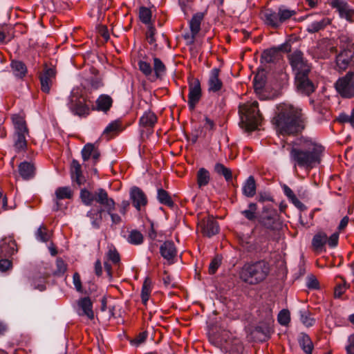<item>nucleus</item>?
I'll use <instances>...</instances> for the list:
<instances>
[{
	"label": "nucleus",
	"instance_id": "nucleus-1",
	"mask_svg": "<svg viewBox=\"0 0 354 354\" xmlns=\"http://www.w3.org/2000/svg\"><path fill=\"white\" fill-rule=\"evenodd\" d=\"M272 123L281 135L297 133L305 127L301 110L286 104L277 106V113L272 118Z\"/></svg>",
	"mask_w": 354,
	"mask_h": 354
},
{
	"label": "nucleus",
	"instance_id": "nucleus-2",
	"mask_svg": "<svg viewBox=\"0 0 354 354\" xmlns=\"http://www.w3.org/2000/svg\"><path fill=\"white\" fill-rule=\"evenodd\" d=\"M280 153L289 155H321L326 153V149L315 140L300 138L292 144L282 142Z\"/></svg>",
	"mask_w": 354,
	"mask_h": 354
},
{
	"label": "nucleus",
	"instance_id": "nucleus-3",
	"mask_svg": "<svg viewBox=\"0 0 354 354\" xmlns=\"http://www.w3.org/2000/svg\"><path fill=\"white\" fill-rule=\"evenodd\" d=\"M269 272V264L265 261H259L245 264L241 271L240 277L245 283L257 284L267 277Z\"/></svg>",
	"mask_w": 354,
	"mask_h": 354
},
{
	"label": "nucleus",
	"instance_id": "nucleus-4",
	"mask_svg": "<svg viewBox=\"0 0 354 354\" xmlns=\"http://www.w3.org/2000/svg\"><path fill=\"white\" fill-rule=\"evenodd\" d=\"M242 127L246 131H254L262 122L257 101L248 102L241 104L239 110Z\"/></svg>",
	"mask_w": 354,
	"mask_h": 354
},
{
	"label": "nucleus",
	"instance_id": "nucleus-5",
	"mask_svg": "<svg viewBox=\"0 0 354 354\" xmlns=\"http://www.w3.org/2000/svg\"><path fill=\"white\" fill-rule=\"evenodd\" d=\"M15 127L12 137V147L15 153H25L27 149L26 136L28 130L24 118L19 115H14L12 118Z\"/></svg>",
	"mask_w": 354,
	"mask_h": 354
},
{
	"label": "nucleus",
	"instance_id": "nucleus-6",
	"mask_svg": "<svg viewBox=\"0 0 354 354\" xmlns=\"http://www.w3.org/2000/svg\"><path fill=\"white\" fill-rule=\"evenodd\" d=\"M80 197L85 205H92L94 203L100 204L106 208V212L111 214V207L109 206L107 192L102 189H97L94 192L84 188L81 189Z\"/></svg>",
	"mask_w": 354,
	"mask_h": 354
},
{
	"label": "nucleus",
	"instance_id": "nucleus-7",
	"mask_svg": "<svg viewBox=\"0 0 354 354\" xmlns=\"http://www.w3.org/2000/svg\"><path fill=\"white\" fill-rule=\"evenodd\" d=\"M354 71H348L344 77H339L335 84L337 92L344 98L354 96Z\"/></svg>",
	"mask_w": 354,
	"mask_h": 354
},
{
	"label": "nucleus",
	"instance_id": "nucleus-8",
	"mask_svg": "<svg viewBox=\"0 0 354 354\" xmlns=\"http://www.w3.org/2000/svg\"><path fill=\"white\" fill-rule=\"evenodd\" d=\"M289 60L292 70L295 73V77L300 73L304 75L310 73V66L300 50H296L291 53Z\"/></svg>",
	"mask_w": 354,
	"mask_h": 354
},
{
	"label": "nucleus",
	"instance_id": "nucleus-9",
	"mask_svg": "<svg viewBox=\"0 0 354 354\" xmlns=\"http://www.w3.org/2000/svg\"><path fill=\"white\" fill-rule=\"evenodd\" d=\"M56 69L53 67L45 66L43 71L39 75L41 84V91L46 94L50 93V88L56 80Z\"/></svg>",
	"mask_w": 354,
	"mask_h": 354
},
{
	"label": "nucleus",
	"instance_id": "nucleus-10",
	"mask_svg": "<svg viewBox=\"0 0 354 354\" xmlns=\"http://www.w3.org/2000/svg\"><path fill=\"white\" fill-rule=\"evenodd\" d=\"M188 86L189 94L187 103L189 108L193 110L202 96L201 82L196 78L189 77L188 80Z\"/></svg>",
	"mask_w": 354,
	"mask_h": 354
},
{
	"label": "nucleus",
	"instance_id": "nucleus-11",
	"mask_svg": "<svg viewBox=\"0 0 354 354\" xmlns=\"http://www.w3.org/2000/svg\"><path fill=\"white\" fill-rule=\"evenodd\" d=\"M110 139L111 123L106 126L102 134L101 135L98 140L95 142V143H87L86 145H84L81 151L82 155H100V151H97V147L100 142L103 141L108 142L110 140Z\"/></svg>",
	"mask_w": 354,
	"mask_h": 354
},
{
	"label": "nucleus",
	"instance_id": "nucleus-12",
	"mask_svg": "<svg viewBox=\"0 0 354 354\" xmlns=\"http://www.w3.org/2000/svg\"><path fill=\"white\" fill-rule=\"evenodd\" d=\"M18 251L14 235L3 237L0 241V257H11Z\"/></svg>",
	"mask_w": 354,
	"mask_h": 354
},
{
	"label": "nucleus",
	"instance_id": "nucleus-13",
	"mask_svg": "<svg viewBox=\"0 0 354 354\" xmlns=\"http://www.w3.org/2000/svg\"><path fill=\"white\" fill-rule=\"evenodd\" d=\"M330 5L337 10L341 18L354 22V10L348 5L345 0H330Z\"/></svg>",
	"mask_w": 354,
	"mask_h": 354
},
{
	"label": "nucleus",
	"instance_id": "nucleus-14",
	"mask_svg": "<svg viewBox=\"0 0 354 354\" xmlns=\"http://www.w3.org/2000/svg\"><path fill=\"white\" fill-rule=\"evenodd\" d=\"M277 219V213L271 206H265L263 208L261 215L260 216L259 222L266 228L274 229V224Z\"/></svg>",
	"mask_w": 354,
	"mask_h": 354
},
{
	"label": "nucleus",
	"instance_id": "nucleus-15",
	"mask_svg": "<svg viewBox=\"0 0 354 354\" xmlns=\"http://www.w3.org/2000/svg\"><path fill=\"white\" fill-rule=\"evenodd\" d=\"M291 163L294 165V168H304L310 169L320 162L319 156H292Z\"/></svg>",
	"mask_w": 354,
	"mask_h": 354
},
{
	"label": "nucleus",
	"instance_id": "nucleus-16",
	"mask_svg": "<svg viewBox=\"0 0 354 354\" xmlns=\"http://www.w3.org/2000/svg\"><path fill=\"white\" fill-rule=\"evenodd\" d=\"M295 84L299 92L309 95L315 90V86L309 80L308 74H299L295 77Z\"/></svg>",
	"mask_w": 354,
	"mask_h": 354
},
{
	"label": "nucleus",
	"instance_id": "nucleus-17",
	"mask_svg": "<svg viewBox=\"0 0 354 354\" xmlns=\"http://www.w3.org/2000/svg\"><path fill=\"white\" fill-rule=\"evenodd\" d=\"M68 106L74 115L86 117L89 114L88 106L83 101L74 96L70 97Z\"/></svg>",
	"mask_w": 354,
	"mask_h": 354
},
{
	"label": "nucleus",
	"instance_id": "nucleus-18",
	"mask_svg": "<svg viewBox=\"0 0 354 354\" xmlns=\"http://www.w3.org/2000/svg\"><path fill=\"white\" fill-rule=\"evenodd\" d=\"M309 17L311 18L315 17L306 26V31L310 34L324 30L331 23V19L326 17H317V15H310Z\"/></svg>",
	"mask_w": 354,
	"mask_h": 354
},
{
	"label": "nucleus",
	"instance_id": "nucleus-19",
	"mask_svg": "<svg viewBox=\"0 0 354 354\" xmlns=\"http://www.w3.org/2000/svg\"><path fill=\"white\" fill-rule=\"evenodd\" d=\"M353 53L348 49L341 51L336 57L337 66L340 70H346L349 65L353 67L354 71Z\"/></svg>",
	"mask_w": 354,
	"mask_h": 354
},
{
	"label": "nucleus",
	"instance_id": "nucleus-20",
	"mask_svg": "<svg viewBox=\"0 0 354 354\" xmlns=\"http://www.w3.org/2000/svg\"><path fill=\"white\" fill-rule=\"evenodd\" d=\"M130 198L133 205L137 210H140L147 204V198L145 194L138 187H133L130 191Z\"/></svg>",
	"mask_w": 354,
	"mask_h": 354
},
{
	"label": "nucleus",
	"instance_id": "nucleus-21",
	"mask_svg": "<svg viewBox=\"0 0 354 354\" xmlns=\"http://www.w3.org/2000/svg\"><path fill=\"white\" fill-rule=\"evenodd\" d=\"M71 178L73 186H82L86 182L85 177L82 174L81 165L76 160H73L71 167Z\"/></svg>",
	"mask_w": 354,
	"mask_h": 354
},
{
	"label": "nucleus",
	"instance_id": "nucleus-22",
	"mask_svg": "<svg viewBox=\"0 0 354 354\" xmlns=\"http://www.w3.org/2000/svg\"><path fill=\"white\" fill-rule=\"evenodd\" d=\"M77 313L80 316H86L89 319H93L94 313L92 309L93 304L88 297L81 298L77 301Z\"/></svg>",
	"mask_w": 354,
	"mask_h": 354
},
{
	"label": "nucleus",
	"instance_id": "nucleus-23",
	"mask_svg": "<svg viewBox=\"0 0 354 354\" xmlns=\"http://www.w3.org/2000/svg\"><path fill=\"white\" fill-rule=\"evenodd\" d=\"M161 256L166 259L169 263H174V259L177 254V250L173 241H166L160 247Z\"/></svg>",
	"mask_w": 354,
	"mask_h": 354
},
{
	"label": "nucleus",
	"instance_id": "nucleus-24",
	"mask_svg": "<svg viewBox=\"0 0 354 354\" xmlns=\"http://www.w3.org/2000/svg\"><path fill=\"white\" fill-rule=\"evenodd\" d=\"M279 11H274L271 9H266L261 12V19L264 23L273 28H279L281 26L279 19Z\"/></svg>",
	"mask_w": 354,
	"mask_h": 354
},
{
	"label": "nucleus",
	"instance_id": "nucleus-25",
	"mask_svg": "<svg viewBox=\"0 0 354 354\" xmlns=\"http://www.w3.org/2000/svg\"><path fill=\"white\" fill-rule=\"evenodd\" d=\"M215 344L217 346L222 347L226 354H241L243 351V345L237 339H234L230 342L225 341V344L222 342H218Z\"/></svg>",
	"mask_w": 354,
	"mask_h": 354
},
{
	"label": "nucleus",
	"instance_id": "nucleus-26",
	"mask_svg": "<svg viewBox=\"0 0 354 354\" xmlns=\"http://www.w3.org/2000/svg\"><path fill=\"white\" fill-rule=\"evenodd\" d=\"M157 122V117L154 113L147 111L144 113L140 118V125L141 127L146 128L147 130V137L152 133V128Z\"/></svg>",
	"mask_w": 354,
	"mask_h": 354
},
{
	"label": "nucleus",
	"instance_id": "nucleus-27",
	"mask_svg": "<svg viewBox=\"0 0 354 354\" xmlns=\"http://www.w3.org/2000/svg\"><path fill=\"white\" fill-rule=\"evenodd\" d=\"M36 167L32 162L24 161L19 165V175L24 180H30L35 175Z\"/></svg>",
	"mask_w": 354,
	"mask_h": 354
},
{
	"label": "nucleus",
	"instance_id": "nucleus-28",
	"mask_svg": "<svg viewBox=\"0 0 354 354\" xmlns=\"http://www.w3.org/2000/svg\"><path fill=\"white\" fill-rule=\"evenodd\" d=\"M219 69L214 68L211 70L208 80L209 91L212 92H217L222 88L223 83L219 79Z\"/></svg>",
	"mask_w": 354,
	"mask_h": 354
},
{
	"label": "nucleus",
	"instance_id": "nucleus-29",
	"mask_svg": "<svg viewBox=\"0 0 354 354\" xmlns=\"http://www.w3.org/2000/svg\"><path fill=\"white\" fill-rule=\"evenodd\" d=\"M10 67L14 75L19 79H23L28 73L26 64L19 60H12Z\"/></svg>",
	"mask_w": 354,
	"mask_h": 354
},
{
	"label": "nucleus",
	"instance_id": "nucleus-30",
	"mask_svg": "<svg viewBox=\"0 0 354 354\" xmlns=\"http://www.w3.org/2000/svg\"><path fill=\"white\" fill-rule=\"evenodd\" d=\"M202 230L205 236L211 237L218 232L219 226L216 221L212 218H208L203 222Z\"/></svg>",
	"mask_w": 354,
	"mask_h": 354
},
{
	"label": "nucleus",
	"instance_id": "nucleus-31",
	"mask_svg": "<svg viewBox=\"0 0 354 354\" xmlns=\"http://www.w3.org/2000/svg\"><path fill=\"white\" fill-rule=\"evenodd\" d=\"M326 242V234L324 232H319L313 238L312 246L315 250L322 251Z\"/></svg>",
	"mask_w": 354,
	"mask_h": 354
},
{
	"label": "nucleus",
	"instance_id": "nucleus-32",
	"mask_svg": "<svg viewBox=\"0 0 354 354\" xmlns=\"http://www.w3.org/2000/svg\"><path fill=\"white\" fill-rule=\"evenodd\" d=\"M256 189L255 180L252 176H250L243 184L242 188L243 194L247 197H253L256 194Z\"/></svg>",
	"mask_w": 354,
	"mask_h": 354
},
{
	"label": "nucleus",
	"instance_id": "nucleus-33",
	"mask_svg": "<svg viewBox=\"0 0 354 354\" xmlns=\"http://www.w3.org/2000/svg\"><path fill=\"white\" fill-rule=\"evenodd\" d=\"M204 17V14L202 12H198L195 14L190 22L189 27L193 37H195L201 29V24Z\"/></svg>",
	"mask_w": 354,
	"mask_h": 354
},
{
	"label": "nucleus",
	"instance_id": "nucleus-34",
	"mask_svg": "<svg viewBox=\"0 0 354 354\" xmlns=\"http://www.w3.org/2000/svg\"><path fill=\"white\" fill-rule=\"evenodd\" d=\"M122 268L119 252L115 248L112 249V276L115 272V275L120 277L122 271Z\"/></svg>",
	"mask_w": 354,
	"mask_h": 354
},
{
	"label": "nucleus",
	"instance_id": "nucleus-35",
	"mask_svg": "<svg viewBox=\"0 0 354 354\" xmlns=\"http://www.w3.org/2000/svg\"><path fill=\"white\" fill-rule=\"evenodd\" d=\"M279 19H280L281 26L288 21L292 17L297 15L295 10H291L284 6H281L278 8Z\"/></svg>",
	"mask_w": 354,
	"mask_h": 354
},
{
	"label": "nucleus",
	"instance_id": "nucleus-36",
	"mask_svg": "<svg viewBox=\"0 0 354 354\" xmlns=\"http://www.w3.org/2000/svg\"><path fill=\"white\" fill-rule=\"evenodd\" d=\"M111 107V97L108 95H101L96 100L97 111L106 113Z\"/></svg>",
	"mask_w": 354,
	"mask_h": 354
},
{
	"label": "nucleus",
	"instance_id": "nucleus-37",
	"mask_svg": "<svg viewBox=\"0 0 354 354\" xmlns=\"http://www.w3.org/2000/svg\"><path fill=\"white\" fill-rule=\"evenodd\" d=\"M299 344L306 354H312L313 344L310 337L306 334H301L299 338Z\"/></svg>",
	"mask_w": 354,
	"mask_h": 354
},
{
	"label": "nucleus",
	"instance_id": "nucleus-38",
	"mask_svg": "<svg viewBox=\"0 0 354 354\" xmlns=\"http://www.w3.org/2000/svg\"><path fill=\"white\" fill-rule=\"evenodd\" d=\"M197 184L198 187H203L208 185L210 181L209 172L205 168H201L197 172Z\"/></svg>",
	"mask_w": 354,
	"mask_h": 354
},
{
	"label": "nucleus",
	"instance_id": "nucleus-39",
	"mask_svg": "<svg viewBox=\"0 0 354 354\" xmlns=\"http://www.w3.org/2000/svg\"><path fill=\"white\" fill-rule=\"evenodd\" d=\"M151 281L149 278L147 277L143 283L141 290V298L143 304H146L149 300L151 292Z\"/></svg>",
	"mask_w": 354,
	"mask_h": 354
},
{
	"label": "nucleus",
	"instance_id": "nucleus-40",
	"mask_svg": "<svg viewBox=\"0 0 354 354\" xmlns=\"http://www.w3.org/2000/svg\"><path fill=\"white\" fill-rule=\"evenodd\" d=\"M214 171L219 175L223 176L227 182L232 179V173L230 169L225 167L221 163H216L214 166Z\"/></svg>",
	"mask_w": 354,
	"mask_h": 354
},
{
	"label": "nucleus",
	"instance_id": "nucleus-41",
	"mask_svg": "<svg viewBox=\"0 0 354 354\" xmlns=\"http://www.w3.org/2000/svg\"><path fill=\"white\" fill-rule=\"evenodd\" d=\"M55 196L57 200L71 199L73 192L69 187H59L55 191Z\"/></svg>",
	"mask_w": 354,
	"mask_h": 354
},
{
	"label": "nucleus",
	"instance_id": "nucleus-42",
	"mask_svg": "<svg viewBox=\"0 0 354 354\" xmlns=\"http://www.w3.org/2000/svg\"><path fill=\"white\" fill-rule=\"evenodd\" d=\"M153 71L156 78H161L166 73V67L158 57L153 58Z\"/></svg>",
	"mask_w": 354,
	"mask_h": 354
},
{
	"label": "nucleus",
	"instance_id": "nucleus-43",
	"mask_svg": "<svg viewBox=\"0 0 354 354\" xmlns=\"http://www.w3.org/2000/svg\"><path fill=\"white\" fill-rule=\"evenodd\" d=\"M257 205L256 203H250L248 209L241 212L242 215L250 221H253L257 218Z\"/></svg>",
	"mask_w": 354,
	"mask_h": 354
},
{
	"label": "nucleus",
	"instance_id": "nucleus-44",
	"mask_svg": "<svg viewBox=\"0 0 354 354\" xmlns=\"http://www.w3.org/2000/svg\"><path fill=\"white\" fill-rule=\"evenodd\" d=\"M158 199L160 203L168 207H172L174 205V202L171 196L168 192L163 189H159L158 190Z\"/></svg>",
	"mask_w": 354,
	"mask_h": 354
},
{
	"label": "nucleus",
	"instance_id": "nucleus-45",
	"mask_svg": "<svg viewBox=\"0 0 354 354\" xmlns=\"http://www.w3.org/2000/svg\"><path fill=\"white\" fill-rule=\"evenodd\" d=\"M128 241L133 245H139L143 242V236L138 230H132L128 237Z\"/></svg>",
	"mask_w": 354,
	"mask_h": 354
},
{
	"label": "nucleus",
	"instance_id": "nucleus-46",
	"mask_svg": "<svg viewBox=\"0 0 354 354\" xmlns=\"http://www.w3.org/2000/svg\"><path fill=\"white\" fill-rule=\"evenodd\" d=\"M127 126V124H124L120 119H117L114 121H112V138L114 136H117L123 131Z\"/></svg>",
	"mask_w": 354,
	"mask_h": 354
},
{
	"label": "nucleus",
	"instance_id": "nucleus-47",
	"mask_svg": "<svg viewBox=\"0 0 354 354\" xmlns=\"http://www.w3.org/2000/svg\"><path fill=\"white\" fill-rule=\"evenodd\" d=\"M300 319L302 324L307 327H310L315 324V319L311 317L308 310L300 311Z\"/></svg>",
	"mask_w": 354,
	"mask_h": 354
},
{
	"label": "nucleus",
	"instance_id": "nucleus-48",
	"mask_svg": "<svg viewBox=\"0 0 354 354\" xmlns=\"http://www.w3.org/2000/svg\"><path fill=\"white\" fill-rule=\"evenodd\" d=\"M139 17L142 23L145 24H149L151 18V12L150 9L145 7L140 8Z\"/></svg>",
	"mask_w": 354,
	"mask_h": 354
},
{
	"label": "nucleus",
	"instance_id": "nucleus-49",
	"mask_svg": "<svg viewBox=\"0 0 354 354\" xmlns=\"http://www.w3.org/2000/svg\"><path fill=\"white\" fill-rule=\"evenodd\" d=\"M277 320L281 325L287 326L290 321V312L286 309L281 310L278 315Z\"/></svg>",
	"mask_w": 354,
	"mask_h": 354
},
{
	"label": "nucleus",
	"instance_id": "nucleus-50",
	"mask_svg": "<svg viewBox=\"0 0 354 354\" xmlns=\"http://www.w3.org/2000/svg\"><path fill=\"white\" fill-rule=\"evenodd\" d=\"M138 66L140 71L146 76L151 75L153 69L150 63L145 60H140L138 62Z\"/></svg>",
	"mask_w": 354,
	"mask_h": 354
},
{
	"label": "nucleus",
	"instance_id": "nucleus-51",
	"mask_svg": "<svg viewBox=\"0 0 354 354\" xmlns=\"http://www.w3.org/2000/svg\"><path fill=\"white\" fill-rule=\"evenodd\" d=\"M36 237L42 242H47L49 240V235L45 225H41L38 228L36 232Z\"/></svg>",
	"mask_w": 354,
	"mask_h": 354
},
{
	"label": "nucleus",
	"instance_id": "nucleus-52",
	"mask_svg": "<svg viewBox=\"0 0 354 354\" xmlns=\"http://www.w3.org/2000/svg\"><path fill=\"white\" fill-rule=\"evenodd\" d=\"M86 83L88 86L93 89H97L102 86L101 79L98 77H91L86 80Z\"/></svg>",
	"mask_w": 354,
	"mask_h": 354
},
{
	"label": "nucleus",
	"instance_id": "nucleus-53",
	"mask_svg": "<svg viewBox=\"0 0 354 354\" xmlns=\"http://www.w3.org/2000/svg\"><path fill=\"white\" fill-rule=\"evenodd\" d=\"M56 266L57 270L55 271V273L57 274H64L67 270V264L62 258H58L56 260Z\"/></svg>",
	"mask_w": 354,
	"mask_h": 354
},
{
	"label": "nucleus",
	"instance_id": "nucleus-54",
	"mask_svg": "<svg viewBox=\"0 0 354 354\" xmlns=\"http://www.w3.org/2000/svg\"><path fill=\"white\" fill-rule=\"evenodd\" d=\"M339 120L342 122L349 123L353 127H354V109L352 110L351 115L341 113L339 116Z\"/></svg>",
	"mask_w": 354,
	"mask_h": 354
},
{
	"label": "nucleus",
	"instance_id": "nucleus-55",
	"mask_svg": "<svg viewBox=\"0 0 354 354\" xmlns=\"http://www.w3.org/2000/svg\"><path fill=\"white\" fill-rule=\"evenodd\" d=\"M10 257H0V271L6 272L12 266V263L9 260Z\"/></svg>",
	"mask_w": 354,
	"mask_h": 354
},
{
	"label": "nucleus",
	"instance_id": "nucleus-56",
	"mask_svg": "<svg viewBox=\"0 0 354 354\" xmlns=\"http://www.w3.org/2000/svg\"><path fill=\"white\" fill-rule=\"evenodd\" d=\"M97 31L100 36L106 42L110 38L108 28L106 25L100 24L97 27Z\"/></svg>",
	"mask_w": 354,
	"mask_h": 354
},
{
	"label": "nucleus",
	"instance_id": "nucleus-57",
	"mask_svg": "<svg viewBox=\"0 0 354 354\" xmlns=\"http://www.w3.org/2000/svg\"><path fill=\"white\" fill-rule=\"evenodd\" d=\"M73 284L76 290L79 292L83 293L84 290L82 284L80 275L78 272H75L73 276Z\"/></svg>",
	"mask_w": 354,
	"mask_h": 354
},
{
	"label": "nucleus",
	"instance_id": "nucleus-58",
	"mask_svg": "<svg viewBox=\"0 0 354 354\" xmlns=\"http://www.w3.org/2000/svg\"><path fill=\"white\" fill-rule=\"evenodd\" d=\"M147 338V332L144 331L139 333L133 340H131V343L134 346H139L141 344L144 343Z\"/></svg>",
	"mask_w": 354,
	"mask_h": 354
},
{
	"label": "nucleus",
	"instance_id": "nucleus-59",
	"mask_svg": "<svg viewBox=\"0 0 354 354\" xmlns=\"http://www.w3.org/2000/svg\"><path fill=\"white\" fill-rule=\"evenodd\" d=\"M221 263V260L218 257L213 259L209 266V273L214 274Z\"/></svg>",
	"mask_w": 354,
	"mask_h": 354
},
{
	"label": "nucleus",
	"instance_id": "nucleus-60",
	"mask_svg": "<svg viewBox=\"0 0 354 354\" xmlns=\"http://www.w3.org/2000/svg\"><path fill=\"white\" fill-rule=\"evenodd\" d=\"M338 240H339V233L335 232L333 234H331L329 237L327 236L326 243L328 245L329 247L335 248L338 244Z\"/></svg>",
	"mask_w": 354,
	"mask_h": 354
},
{
	"label": "nucleus",
	"instance_id": "nucleus-61",
	"mask_svg": "<svg viewBox=\"0 0 354 354\" xmlns=\"http://www.w3.org/2000/svg\"><path fill=\"white\" fill-rule=\"evenodd\" d=\"M265 82L261 77L255 76L254 79V87L257 93H258L263 87Z\"/></svg>",
	"mask_w": 354,
	"mask_h": 354
},
{
	"label": "nucleus",
	"instance_id": "nucleus-62",
	"mask_svg": "<svg viewBox=\"0 0 354 354\" xmlns=\"http://www.w3.org/2000/svg\"><path fill=\"white\" fill-rule=\"evenodd\" d=\"M162 281L165 286L167 288H173L175 286V283L173 281V279L167 274L166 271L164 272Z\"/></svg>",
	"mask_w": 354,
	"mask_h": 354
},
{
	"label": "nucleus",
	"instance_id": "nucleus-63",
	"mask_svg": "<svg viewBox=\"0 0 354 354\" xmlns=\"http://www.w3.org/2000/svg\"><path fill=\"white\" fill-rule=\"evenodd\" d=\"M347 354H354V333L348 337V345L346 346Z\"/></svg>",
	"mask_w": 354,
	"mask_h": 354
},
{
	"label": "nucleus",
	"instance_id": "nucleus-64",
	"mask_svg": "<svg viewBox=\"0 0 354 354\" xmlns=\"http://www.w3.org/2000/svg\"><path fill=\"white\" fill-rule=\"evenodd\" d=\"M307 287L310 289L319 288V281L313 276L309 277L307 281Z\"/></svg>",
	"mask_w": 354,
	"mask_h": 354
}]
</instances>
